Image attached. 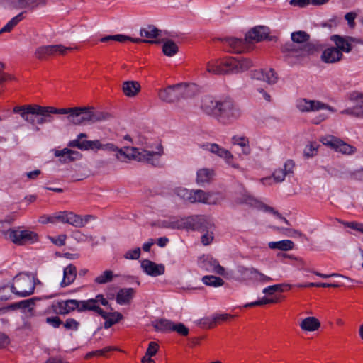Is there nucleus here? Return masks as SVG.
Returning a JSON list of instances; mask_svg holds the SVG:
<instances>
[{"mask_svg": "<svg viewBox=\"0 0 363 363\" xmlns=\"http://www.w3.org/2000/svg\"><path fill=\"white\" fill-rule=\"evenodd\" d=\"M73 108H57L53 106H42L38 104H26L16 106L13 108V113L18 114L26 122L32 125H43L52 123V114H63L69 116Z\"/></svg>", "mask_w": 363, "mask_h": 363, "instance_id": "f03ea898", "label": "nucleus"}, {"mask_svg": "<svg viewBox=\"0 0 363 363\" xmlns=\"http://www.w3.org/2000/svg\"><path fill=\"white\" fill-rule=\"evenodd\" d=\"M35 283L33 278L26 274L16 276L11 286V291L19 297H26L34 292Z\"/></svg>", "mask_w": 363, "mask_h": 363, "instance_id": "423d86ee", "label": "nucleus"}, {"mask_svg": "<svg viewBox=\"0 0 363 363\" xmlns=\"http://www.w3.org/2000/svg\"><path fill=\"white\" fill-rule=\"evenodd\" d=\"M140 90V85L135 81H127L123 84V91L128 97L135 96Z\"/></svg>", "mask_w": 363, "mask_h": 363, "instance_id": "72a5a7b5", "label": "nucleus"}, {"mask_svg": "<svg viewBox=\"0 0 363 363\" xmlns=\"http://www.w3.org/2000/svg\"><path fill=\"white\" fill-rule=\"evenodd\" d=\"M192 189L184 187H177L174 189V194L184 201L190 203Z\"/></svg>", "mask_w": 363, "mask_h": 363, "instance_id": "3c124183", "label": "nucleus"}, {"mask_svg": "<svg viewBox=\"0 0 363 363\" xmlns=\"http://www.w3.org/2000/svg\"><path fill=\"white\" fill-rule=\"evenodd\" d=\"M278 77L277 74L272 69H264V79L263 81L269 84H274L277 82Z\"/></svg>", "mask_w": 363, "mask_h": 363, "instance_id": "603ef678", "label": "nucleus"}, {"mask_svg": "<svg viewBox=\"0 0 363 363\" xmlns=\"http://www.w3.org/2000/svg\"><path fill=\"white\" fill-rule=\"evenodd\" d=\"M110 40H116V41H118L121 43H123L127 40H129V41H131V42L135 43H138L142 41V40H140L139 38H131V37H129V36H127L125 35H122V34H118V35H107L104 38H101L100 40V41L103 42V43L108 42Z\"/></svg>", "mask_w": 363, "mask_h": 363, "instance_id": "4c0bfd02", "label": "nucleus"}, {"mask_svg": "<svg viewBox=\"0 0 363 363\" xmlns=\"http://www.w3.org/2000/svg\"><path fill=\"white\" fill-rule=\"evenodd\" d=\"M135 294V290L133 288L121 289L116 295V302L119 305H125L130 303Z\"/></svg>", "mask_w": 363, "mask_h": 363, "instance_id": "c756f323", "label": "nucleus"}, {"mask_svg": "<svg viewBox=\"0 0 363 363\" xmlns=\"http://www.w3.org/2000/svg\"><path fill=\"white\" fill-rule=\"evenodd\" d=\"M113 277L114 275L111 270H105L94 279V282L97 284H105L111 282Z\"/></svg>", "mask_w": 363, "mask_h": 363, "instance_id": "37998d69", "label": "nucleus"}, {"mask_svg": "<svg viewBox=\"0 0 363 363\" xmlns=\"http://www.w3.org/2000/svg\"><path fill=\"white\" fill-rule=\"evenodd\" d=\"M319 145L315 143H310L307 144L303 150V155L306 157H312L317 155Z\"/></svg>", "mask_w": 363, "mask_h": 363, "instance_id": "8fccbe9b", "label": "nucleus"}, {"mask_svg": "<svg viewBox=\"0 0 363 363\" xmlns=\"http://www.w3.org/2000/svg\"><path fill=\"white\" fill-rule=\"evenodd\" d=\"M284 286V284H275V285L269 286L264 288L262 290V292L264 294L272 295L274 293H275L276 291H283Z\"/></svg>", "mask_w": 363, "mask_h": 363, "instance_id": "052dcab7", "label": "nucleus"}, {"mask_svg": "<svg viewBox=\"0 0 363 363\" xmlns=\"http://www.w3.org/2000/svg\"><path fill=\"white\" fill-rule=\"evenodd\" d=\"M196 324L206 328H211L215 324L213 316L211 318L207 317L199 319L196 321Z\"/></svg>", "mask_w": 363, "mask_h": 363, "instance_id": "338daca9", "label": "nucleus"}, {"mask_svg": "<svg viewBox=\"0 0 363 363\" xmlns=\"http://www.w3.org/2000/svg\"><path fill=\"white\" fill-rule=\"evenodd\" d=\"M213 192H206L201 189H192L190 199L191 203H202L205 204H216L217 201L213 199Z\"/></svg>", "mask_w": 363, "mask_h": 363, "instance_id": "dca6fc26", "label": "nucleus"}, {"mask_svg": "<svg viewBox=\"0 0 363 363\" xmlns=\"http://www.w3.org/2000/svg\"><path fill=\"white\" fill-rule=\"evenodd\" d=\"M187 89L188 85L183 83L169 86L159 91L158 97L164 102L173 103L185 97L188 94Z\"/></svg>", "mask_w": 363, "mask_h": 363, "instance_id": "0eeeda50", "label": "nucleus"}, {"mask_svg": "<svg viewBox=\"0 0 363 363\" xmlns=\"http://www.w3.org/2000/svg\"><path fill=\"white\" fill-rule=\"evenodd\" d=\"M201 108L206 114L225 125L233 123L242 115L239 106L230 97L217 99L206 96L201 100Z\"/></svg>", "mask_w": 363, "mask_h": 363, "instance_id": "f257e3e1", "label": "nucleus"}, {"mask_svg": "<svg viewBox=\"0 0 363 363\" xmlns=\"http://www.w3.org/2000/svg\"><path fill=\"white\" fill-rule=\"evenodd\" d=\"M69 211H59L54 213L55 223H67V218L68 217Z\"/></svg>", "mask_w": 363, "mask_h": 363, "instance_id": "0e129e2a", "label": "nucleus"}, {"mask_svg": "<svg viewBox=\"0 0 363 363\" xmlns=\"http://www.w3.org/2000/svg\"><path fill=\"white\" fill-rule=\"evenodd\" d=\"M140 248L135 247L133 250H128L124 255V258L126 259H138L140 256Z\"/></svg>", "mask_w": 363, "mask_h": 363, "instance_id": "4d7b16f0", "label": "nucleus"}, {"mask_svg": "<svg viewBox=\"0 0 363 363\" xmlns=\"http://www.w3.org/2000/svg\"><path fill=\"white\" fill-rule=\"evenodd\" d=\"M110 114L104 112H94L93 108L91 107V118L90 122L94 123L101 121H105L110 118Z\"/></svg>", "mask_w": 363, "mask_h": 363, "instance_id": "864d4df0", "label": "nucleus"}, {"mask_svg": "<svg viewBox=\"0 0 363 363\" xmlns=\"http://www.w3.org/2000/svg\"><path fill=\"white\" fill-rule=\"evenodd\" d=\"M74 310L79 312V301L69 299L58 303V311L60 314L65 315Z\"/></svg>", "mask_w": 363, "mask_h": 363, "instance_id": "cd10ccee", "label": "nucleus"}, {"mask_svg": "<svg viewBox=\"0 0 363 363\" xmlns=\"http://www.w3.org/2000/svg\"><path fill=\"white\" fill-rule=\"evenodd\" d=\"M77 277V268L74 265L70 264L63 269V277L60 281V286L65 288L72 284Z\"/></svg>", "mask_w": 363, "mask_h": 363, "instance_id": "a878e982", "label": "nucleus"}, {"mask_svg": "<svg viewBox=\"0 0 363 363\" xmlns=\"http://www.w3.org/2000/svg\"><path fill=\"white\" fill-rule=\"evenodd\" d=\"M198 216H192L187 218H183V222H184V229L185 230H196L198 227L197 223H198Z\"/></svg>", "mask_w": 363, "mask_h": 363, "instance_id": "de8ad7c7", "label": "nucleus"}, {"mask_svg": "<svg viewBox=\"0 0 363 363\" xmlns=\"http://www.w3.org/2000/svg\"><path fill=\"white\" fill-rule=\"evenodd\" d=\"M178 51L179 48L174 41L169 40L164 43L162 52L166 56L172 57L175 55Z\"/></svg>", "mask_w": 363, "mask_h": 363, "instance_id": "58836bf2", "label": "nucleus"}, {"mask_svg": "<svg viewBox=\"0 0 363 363\" xmlns=\"http://www.w3.org/2000/svg\"><path fill=\"white\" fill-rule=\"evenodd\" d=\"M294 163L292 160H287L282 167H279L274 172L272 176L276 182H282L286 177L292 175Z\"/></svg>", "mask_w": 363, "mask_h": 363, "instance_id": "6ab92c4d", "label": "nucleus"}, {"mask_svg": "<svg viewBox=\"0 0 363 363\" xmlns=\"http://www.w3.org/2000/svg\"><path fill=\"white\" fill-rule=\"evenodd\" d=\"M67 223L75 228H82V216L77 215L72 211H69L68 217L67 218Z\"/></svg>", "mask_w": 363, "mask_h": 363, "instance_id": "49530a36", "label": "nucleus"}, {"mask_svg": "<svg viewBox=\"0 0 363 363\" xmlns=\"http://www.w3.org/2000/svg\"><path fill=\"white\" fill-rule=\"evenodd\" d=\"M50 239L52 241V242L55 245L63 246L65 244L67 235L65 234H61L56 238H50Z\"/></svg>", "mask_w": 363, "mask_h": 363, "instance_id": "774afa93", "label": "nucleus"}, {"mask_svg": "<svg viewBox=\"0 0 363 363\" xmlns=\"http://www.w3.org/2000/svg\"><path fill=\"white\" fill-rule=\"evenodd\" d=\"M91 107H74L67 121L73 125H82L90 123Z\"/></svg>", "mask_w": 363, "mask_h": 363, "instance_id": "9b49d317", "label": "nucleus"}, {"mask_svg": "<svg viewBox=\"0 0 363 363\" xmlns=\"http://www.w3.org/2000/svg\"><path fill=\"white\" fill-rule=\"evenodd\" d=\"M302 330L306 332H313L318 330L320 327V323L315 317H307L303 318L299 324Z\"/></svg>", "mask_w": 363, "mask_h": 363, "instance_id": "c85d7f7f", "label": "nucleus"}, {"mask_svg": "<svg viewBox=\"0 0 363 363\" xmlns=\"http://www.w3.org/2000/svg\"><path fill=\"white\" fill-rule=\"evenodd\" d=\"M63 325L67 330L76 331L79 327V323L74 318H67Z\"/></svg>", "mask_w": 363, "mask_h": 363, "instance_id": "bf43d9fd", "label": "nucleus"}, {"mask_svg": "<svg viewBox=\"0 0 363 363\" xmlns=\"http://www.w3.org/2000/svg\"><path fill=\"white\" fill-rule=\"evenodd\" d=\"M277 301V300H276V299L267 298L264 297L260 300H258V301H256L254 302H251V303H248L245 304L244 306V307L247 308V307L262 306V305H265V304L276 303Z\"/></svg>", "mask_w": 363, "mask_h": 363, "instance_id": "6e6d98bb", "label": "nucleus"}, {"mask_svg": "<svg viewBox=\"0 0 363 363\" xmlns=\"http://www.w3.org/2000/svg\"><path fill=\"white\" fill-rule=\"evenodd\" d=\"M323 145L333 149L336 152L345 155H352L356 152V148L341 139L331 135H328L321 138Z\"/></svg>", "mask_w": 363, "mask_h": 363, "instance_id": "6e6552de", "label": "nucleus"}, {"mask_svg": "<svg viewBox=\"0 0 363 363\" xmlns=\"http://www.w3.org/2000/svg\"><path fill=\"white\" fill-rule=\"evenodd\" d=\"M159 349V345L155 342H150L148 345V347L146 350L145 355L148 357H153L155 356Z\"/></svg>", "mask_w": 363, "mask_h": 363, "instance_id": "680f3d73", "label": "nucleus"}, {"mask_svg": "<svg viewBox=\"0 0 363 363\" xmlns=\"http://www.w3.org/2000/svg\"><path fill=\"white\" fill-rule=\"evenodd\" d=\"M215 175L212 169L202 168L199 169L196 172V182L201 186H204L211 183Z\"/></svg>", "mask_w": 363, "mask_h": 363, "instance_id": "bb28decb", "label": "nucleus"}, {"mask_svg": "<svg viewBox=\"0 0 363 363\" xmlns=\"http://www.w3.org/2000/svg\"><path fill=\"white\" fill-rule=\"evenodd\" d=\"M268 247L272 250L289 251L294 249V243L290 240H283L276 242H269L268 243Z\"/></svg>", "mask_w": 363, "mask_h": 363, "instance_id": "f704fd0d", "label": "nucleus"}, {"mask_svg": "<svg viewBox=\"0 0 363 363\" xmlns=\"http://www.w3.org/2000/svg\"><path fill=\"white\" fill-rule=\"evenodd\" d=\"M254 267H246L244 266H239L238 267V273L240 279L242 281H250Z\"/></svg>", "mask_w": 363, "mask_h": 363, "instance_id": "c03bdc74", "label": "nucleus"}, {"mask_svg": "<svg viewBox=\"0 0 363 363\" xmlns=\"http://www.w3.org/2000/svg\"><path fill=\"white\" fill-rule=\"evenodd\" d=\"M183 218H172L169 220H164L162 223L161 226L165 228L182 230L184 229Z\"/></svg>", "mask_w": 363, "mask_h": 363, "instance_id": "ea45409f", "label": "nucleus"}, {"mask_svg": "<svg viewBox=\"0 0 363 363\" xmlns=\"http://www.w3.org/2000/svg\"><path fill=\"white\" fill-rule=\"evenodd\" d=\"M267 28L264 26H256L251 29L245 35V41L249 43L259 42L267 37Z\"/></svg>", "mask_w": 363, "mask_h": 363, "instance_id": "4be33fe9", "label": "nucleus"}, {"mask_svg": "<svg viewBox=\"0 0 363 363\" xmlns=\"http://www.w3.org/2000/svg\"><path fill=\"white\" fill-rule=\"evenodd\" d=\"M223 65L228 67V73H238L250 69L252 63L251 60L242 57H229L223 60Z\"/></svg>", "mask_w": 363, "mask_h": 363, "instance_id": "f8f14e48", "label": "nucleus"}, {"mask_svg": "<svg viewBox=\"0 0 363 363\" xmlns=\"http://www.w3.org/2000/svg\"><path fill=\"white\" fill-rule=\"evenodd\" d=\"M13 8L33 10L39 6H45L47 0H9Z\"/></svg>", "mask_w": 363, "mask_h": 363, "instance_id": "b1692460", "label": "nucleus"}, {"mask_svg": "<svg viewBox=\"0 0 363 363\" xmlns=\"http://www.w3.org/2000/svg\"><path fill=\"white\" fill-rule=\"evenodd\" d=\"M203 283L209 286L219 287L224 284V281L218 277L206 275L202 278Z\"/></svg>", "mask_w": 363, "mask_h": 363, "instance_id": "a19ab883", "label": "nucleus"}, {"mask_svg": "<svg viewBox=\"0 0 363 363\" xmlns=\"http://www.w3.org/2000/svg\"><path fill=\"white\" fill-rule=\"evenodd\" d=\"M198 220H197L198 223L196 227H198V228H196V230H199L202 233L214 230V224L209 218L203 216H198Z\"/></svg>", "mask_w": 363, "mask_h": 363, "instance_id": "e433bc0d", "label": "nucleus"}, {"mask_svg": "<svg viewBox=\"0 0 363 363\" xmlns=\"http://www.w3.org/2000/svg\"><path fill=\"white\" fill-rule=\"evenodd\" d=\"M71 47H65L62 45H50L38 47L35 51V57L43 60L55 54L65 55L67 51L72 50Z\"/></svg>", "mask_w": 363, "mask_h": 363, "instance_id": "2eb2a0df", "label": "nucleus"}, {"mask_svg": "<svg viewBox=\"0 0 363 363\" xmlns=\"http://www.w3.org/2000/svg\"><path fill=\"white\" fill-rule=\"evenodd\" d=\"M232 143L242 147V152L245 155L248 154L250 151L249 147V140L245 137L233 136L232 138Z\"/></svg>", "mask_w": 363, "mask_h": 363, "instance_id": "79ce46f5", "label": "nucleus"}, {"mask_svg": "<svg viewBox=\"0 0 363 363\" xmlns=\"http://www.w3.org/2000/svg\"><path fill=\"white\" fill-rule=\"evenodd\" d=\"M7 240L18 245L33 244L38 241L36 233L29 230H21L20 228H9L1 232Z\"/></svg>", "mask_w": 363, "mask_h": 363, "instance_id": "39448f33", "label": "nucleus"}, {"mask_svg": "<svg viewBox=\"0 0 363 363\" xmlns=\"http://www.w3.org/2000/svg\"><path fill=\"white\" fill-rule=\"evenodd\" d=\"M213 240V230H209L203 233L201 240L203 245H208Z\"/></svg>", "mask_w": 363, "mask_h": 363, "instance_id": "e2e57ef3", "label": "nucleus"}, {"mask_svg": "<svg viewBox=\"0 0 363 363\" xmlns=\"http://www.w3.org/2000/svg\"><path fill=\"white\" fill-rule=\"evenodd\" d=\"M292 43H286L282 51L295 57H304L312 55L316 50L315 46L309 43L310 35L305 31L293 32L291 35Z\"/></svg>", "mask_w": 363, "mask_h": 363, "instance_id": "7ed1b4c3", "label": "nucleus"}, {"mask_svg": "<svg viewBox=\"0 0 363 363\" xmlns=\"http://www.w3.org/2000/svg\"><path fill=\"white\" fill-rule=\"evenodd\" d=\"M35 305L34 301L33 299H27L21 301L18 303H16L13 304L12 306H9L10 308H22V309H27L28 312L31 313L33 306Z\"/></svg>", "mask_w": 363, "mask_h": 363, "instance_id": "a18cd8bd", "label": "nucleus"}, {"mask_svg": "<svg viewBox=\"0 0 363 363\" xmlns=\"http://www.w3.org/2000/svg\"><path fill=\"white\" fill-rule=\"evenodd\" d=\"M223 61L211 60L206 65V71L213 74H225L228 73V67L223 65Z\"/></svg>", "mask_w": 363, "mask_h": 363, "instance_id": "7c9ffc66", "label": "nucleus"}, {"mask_svg": "<svg viewBox=\"0 0 363 363\" xmlns=\"http://www.w3.org/2000/svg\"><path fill=\"white\" fill-rule=\"evenodd\" d=\"M161 33L162 31L153 25H147L140 30V36L146 38L142 39L143 43H156L157 41L154 40L153 39L160 36ZM140 39L141 40V38ZM140 43H141V41Z\"/></svg>", "mask_w": 363, "mask_h": 363, "instance_id": "aec40b11", "label": "nucleus"}, {"mask_svg": "<svg viewBox=\"0 0 363 363\" xmlns=\"http://www.w3.org/2000/svg\"><path fill=\"white\" fill-rule=\"evenodd\" d=\"M115 348L112 347H106L102 350H96V351H93V352H89L86 357V358H89V357H91L93 356H104L105 355L106 352H109V351H111V350H114Z\"/></svg>", "mask_w": 363, "mask_h": 363, "instance_id": "69168bd1", "label": "nucleus"}, {"mask_svg": "<svg viewBox=\"0 0 363 363\" xmlns=\"http://www.w3.org/2000/svg\"><path fill=\"white\" fill-rule=\"evenodd\" d=\"M200 264L201 267L208 272H213L219 275H223L225 274V268L220 265L218 261L213 257H203Z\"/></svg>", "mask_w": 363, "mask_h": 363, "instance_id": "412c9836", "label": "nucleus"}, {"mask_svg": "<svg viewBox=\"0 0 363 363\" xmlns=\"http://www.w3.org/2000/svg\"><path fill=\"white\" fill-rule=\"evenodd\" d=\"M99 315L105 319L104 328L106 329L111 328L123 318L122 314L118 312L106 313L103 311V313Z\"/></svg>", "mask_w": 363, "mask_h": 363, "instance_id": "473e14b6", "label": "nucleus"}, {"mask_svg": "<svg viewBox=\"0 0 363 363\" xmlns=\"http://www.w3.org/2000/svg\"><path fill=\"white\" fill-rule=\"evenodd\" d=\"M343 58V54L340 52L338 48L334 46L326 48L322 52L321 60L328 64H334L341 61Z\"/></svg>", "mask_w": 363, "mask_h": 363, "instance_id": "a211bd4d", "label": "nucleus"}, {"mask_svg": "<svg viewBox=\"0 0 363 363\" xmlns=\"http://www.w3.org/2000/svg\"><path fill=\"white\" fill-rule=\"evenodd\" d=\"M279 233H283L284 235L289 237H298V238H306L302 233L298 230L291 229V228H276Z\"/></svg>", "mask_w": 363, "mask_h": 363, "instance_id": "5fc2aeb1", "label": "nucleus"}, {"mask_svg": "<svg viewBox=\"0 0 363 363\" xmlns=\"http://www.w3.org/2000/svg\"><path fill=\"white\" fill-rule=\"evenodd\" d=\"M124 148L127 150L129 149L128 147ZM130 150H131V153L128 154L124 152L123 149L117 147V150L115 151V152H116V158L121 160V156H123L129 160L133 159L138 162H146L156 166L159 164V158L163 153V149L161 145H158L155 151L147 149L140 150L136 147H131Z\"/></svg>", "mask_w": 363, "mask_h": 363, "instance_id": "20e7f679", "label": "nucleus"}, {"mask_svg": "<svg viewBox=\"0 0 363 363\" xmlns=\"http://www.w3.org/2000/svg\"><path fill=\"white\" fill-rule=\"evenodd\" d=\"M55 156L60 158L61 162L67 163L82 157V155L75 150H72L68 148H64L62 150H56L55 152Z\"/></svg>", "mask_w": 363, "mask_h": 363, "instance_id": "393cba45", "label": "nucleus"}, {"mask_svg": "<svg viewBox=\"0 0 363 363\" xmlns=\"http://www.w3.org/2000/svg\"><path fill=\"white\" fill-rule=\"evenodd\" d=\"M68 146L77 147L81 150H99L101 148V142L99 140H71Z\"/></svg>", "mask_w": 363, "mask_h": 363, "instance_id": "5701e85b", "label": "nucleus"}, {"mask_svg": "<svg viewBox=\"0 0 363 363\" xmlns=\"http://www.w3.org/2000/svg\"><path fill=\"white\" fill-rule=\"evenodd\" d=\"M202 147L211 152L213 154L216 155L218 157L223 159L227 164L231 166L235 169H239L240 166L233 162L234 157L232 153L228 150L220 147L216 143H206L203 145Z\"/></svg>", "mask_w": 363, "mask_h": 363, "instance_id": "9d476101", "label": "nucleus"}, {"mask_svg": "<svg viewBox=\"0 0 363 363\" xmlns=\"http://www.w3.org/2000/svg\"><path fill=\"white\" fill-rule=\"evenodd\" d=\"M141 267L144 272L151 277H157L164 274L165 267L163 264H156L149 259L141 262Z\"/></svg>", "mask_w": 363, "mask_h": 363, "instance_id": "f3484780", "label": "nucleus"}, {"mask_svg": "<svg viewBox=\"0 0 363 363\" xmlns=\"http://www.w3.org/2000/svg\"><path fill=\"white\" fill-rule=\"evenodd\" d=\"M22 19V13H19L13 17L0 30V34L2 33L10 32Z\"/></svg>", "mask_w": 363, "mask_h": 363, "instance_id": "09e8293b", "label": "nucleus"}, {"mask_svg": "<svg viewBox=\"0 0 363 363\" xmlns=\"http://www.w3.org/2000/svg\"><path fill=\"white\" fill-rule=\"evenodd\" d=\"M152 326L157 331L170 332L173 327V322L165 318H160L152 322Z\"/></svg>", "mask_w": 363, "mask_h": 363, "instance_id": "c9c22d12", "label": "nucleus"}, {"mask_svg": "<svg viewBox=\"0 0 363 363\" xmlns=\"http://www.w3.org/2000/svg\"><path fill=\"white\" fill-rule=\"evenodd\" d=\"M99 304L104 306H109L108 301L102 294H98L94 298L79 301V312L92 311L99 315L103 313V310L100 308Z\"/></svg>", "mask_w": 363, "mask_h": 363, "instance_id": "4468645a", "label": "nucleus"}, {"mask_svg": "<svg viewBox=\"0 0 363 363\" xmlns=\"http://www.w3.org/2000/svg\"><path fill=\"white\" fill-rule=\"evenodd\" d=\"M330 40L335 43V48H338L340 52L349 53L352 50V43L363 45V40L359 38L351 36H341L339 35H333L330 37Z\"/></svg>", "mask_w": 363, "mask_h": 363, "instance_id": "ddd939ff", "label": "nucleus"}, {"mask_svg": "<svg viewBox=\"0 0 363 363\" xmlns=\"http://www.w3.org/2000/svg\"><path fill=\"white\" fill-rule=\"evenodd\" d=\"M172 331H175L179 335L186 336L189 334V329L182 323H174L172 328Z\"/></svg>", "mask_w": 363, "mask_h": 363, "instance_id": "13d9d810", "label": "nucleus"}, {"mask_svg": "<svg viewBox=\"0 0 363 363\" xmlns=\"http://www.w3.org/2000/svg\"><path fill=\"white\" fill-rule=\"evenodd\" d=\"M225 43L231 48V51L235 52H242L245 49V45L248 44L244 40L236 38H228L224 40Z\"/></svg>", "mask_w": 363, "mask_h": 363, "instance_id": "2f4dec72", "label": "nucleus"}, {"mask_svg": "<svg viewBox=\"0 0 363 363\" xmlns=\"http://www.w3.org/2000/svg\"><path fill=\"white\" fill-rule=\"evenodd\" d=\"M296 107L301 112H312L320 110H328L334 113L335 109L332 106L317 100H308L306 99H299L296 102Z\"/></svg>", "mask_w": 363, "mask_h": 363, "instance_id": "1a4fd4ad", "label": "nucleus"}]
</instances>
